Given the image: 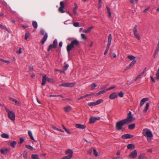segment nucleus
<instances>
[{
    "label": "nucleus",
    "instance_id": "obj_1",
    "mask_svg": "<svg viewBox=\"0 0 159 159\" xmlns=\"http://www.w3.org/2000/svg\"><path fill=\"white\" fill-rule=\"evenodd\" d=\"M143 135L147 137L148 142H150L153 137V134L152 132L148 129H145L143 130Z\"/></svg>",
    "mask_w": 159,
    "mask_h": 159
},
{
    "label": "nucleus",
    "instance_id": "obj_2",
    "mask_svg": "<svg viewBox=\"0 0 159 159\" xmlns=\"http://www.w3.org/2000/svg\"><path fill=\"white\" fill-rule=\"evenodd\" d=\"M135 120V118L133 117L132 115V112L131 111H129L126 119L124 120V121H125V124H128L130 123Z\"/></svg>",
    "mask_w": 159,
    "mask_h": 159
},
{
    "label": "nucleus",
    "instance_id": "obj_3",
    "mask_svg": "<svg viewBox=\"0 0 159 159\" xmlns=\"http://www.w3.org/2000/svg\"><path fill=\"white\" fill-rule=\"evenodd\" d=\"M30 139L33 140L32 142V144L30 145V151H33L36 150L35 147H37L38 146L37 141L35 140L32 136V134L30 133Z\"/></svg>",
    "mask_w": 159,
    "mask_h": 159
},
{
    "label": "nucleus",
    "instance_id": "obj_4",
    "mask_svg": "<svg viewBox=\"0 0 159 159\" xmlns=\"http://www.w3.org/2000/svg\"><path fill=\"white\" fill-rule=\"evenodd\" d=\"M5 109L7 113L8 118L11 120L14 121L15 120V113L12 111H10L6 107Z\"/></svg>",
    "mask_w": 159,
    "mask_h": 159
},
{
    "label": "nucleus",
    "instance_id": "obj_5",
    "mask_svg": "<svg viewBox=\"0 0 159 159\" xmlns=\"http://www.w3.org/2000/svg\"><path fill=\"white\" fill-rule=\"evenodd\" d=\"M126 125L123 120L117 122L116 124V129L117 130H120L122 129L123 126Z\"/></svg>",
    "mask_w": 159,
    "mask_h": 159
},
{
    "label": "nucleus",
    "instance_id": "obj_6",
    "mask_svg": "<svg viewBox=\"0 0 159 159\" xmlns=\"http://www.w3.org/2000/svg\"><path fill=\"white\" fill-rule=\"evenodd\" d=\"M40 33L43 35H44L42 40L41 41V43L42 44H43L46 40L48 38V34L45 33L44 30H41L40 31Z\"/></svg>",
    "mask_w": 159,
    "mask_h": 159
},
{
    "label": "nucleus",
    "instance_id": "obj_7",
    "mask_svg": "<svg viewBox=\"0 0 159 159\" xmlns=\"http://www.w3.org/2000/svg\"><path fill=\"white\" fill-rule=\"evenodd\" d=\"M133 32L134 36V37L138 40L140 39V36L138 34L137 30V26L135 25L133 29Z\"/></svg>",
    "mask_w": 159,
    "mask_h": 159
},
{
    "label": "nucleus",
    "instance_id": "obj_8",
    "mask_svg": "<svg viewBox=\"0 0 159 159\" xmlns=\"http://www.w3.org/2000/svg\"><path fill=\"white\" fill-rule=\"evenodd\" d=\"M60 7L58 8V11L61 13H63L65 11L63 10L64 8V3L63 2H61L60 3Z\"/></svg>",
    "mask_w": 159,
    "mask_h": 159
},
{
    "label": "nucleus",
    "instance_id": "obj_9",
    "mask_svg": "<svg viewBox=\"0 0 159 159\" xmlns=\"http://www.w3.org/2000/svg\"><path fill=\"white\" fill-rule=\"evenodd\" d=\"M100 118L99 117H92L90 118L89 123H93L96 121L97 120H99Z\"/></svg>",
    "mask_w": 159,
    "mask_h": 159
},
{
    "label": "nucleus",
    "instance_id": "obj_10",
    "mask_svg": "<svg viewBox=\"0 0 159 159\" xmlns=\"http://www.w3.org/2000/svg\"><path fill=\"white\" fill-rule=\"evenodd\" d=\"M133 136L129 134H126L123 135L122 136L121 138L124 139H128L132 138L133 137Z\"/></svg>",
    "mask_w": 159,
    "mask_h": 159
},
{
    "label": "nucleus",
    "instance_id": "obj_11",
    "mask_svg": "<svg viewBox=\"0 0 159 159\" xmlns=\"http://www.w3.org/2000/svg\"><path fill=\"white\" fill-rule=\"evenodd\" d=\"M137 155V153L136 150H134L130 154L129 156L133 158L136 157Z\"/></svg>",
    "mask_w": 159,
    "mask_h": 159
},
{
    "label": "nucleus",
    "instance_id": "obj_12",
    "mask_svg": "<svg viewBox=\"0 0 159 159\" xmlns=\"http://www.w3.org/2000/svg\"><path fill=\"white\" fill-rule=\"evenodd\" d=\"M146 71L145 69L135 79L134 81H136L139 78H141L143 75Z\"/></svg>",
    "mask_w": 159,
    "mask_h": 159
},
{
    "label": "nucleus",
    "instance_id": "obj_13",
    "mask_svg": "<svg viewBox=\"0 0 159 159\" xmlns=\"http://www.w3.org/2000/svg\"><path fill=\"white\" fill-rule=\"evenodd\" d=\"M117 94L116 93H113L111 94L109 96V98L111 99H114L117 98Z\"/></svg>",
    "mask_w": 159,
    "mask_h": 159
},
{
    "label": "nucleus",
    "instance_id": "obj_14",
    "mask_svg": "<svg viewBox=\"0 0 159 159\" xmlns=\"http://www.w3.org/2000/svg\"><path fill=\"white\" fill-rule=\"evenodd\" d=\"M65 153L66 154H68L69 156L73 157V152L71 149H68L66 150L65 151Z\"/></svg>",
    "mask_w": 159,
    "mask_h": 159
},
{
    "label": "nucleus",
    "instance_id": "obj_15",
    "mask_svg": "<svg viewBox=\"0 0 159 159\" xmlns=\"http://www.w3.org/2000/svg\"><path fill=\"white\" fill-rule=\"evenodd\" d=\"M74 47L73 46L70 44V43L69 44H68L66 47V50L67 52L69 53H70V51Z\"/></svg>",
    "mask_w": 159,
    "mask_h": 159
},
{
    "label": "nucleus",
    "instance_id": "obj_16",
    "mask_svg": "<svg viewBox=\"0 0 159 159\" xmlns=\"http://www.w3.org/2000/svg\"><path fill=\"white\" fill-rule=\"evenodd\" d=\"M148 100V98H145L142 99L140 102V105L142 107L144 103Z\"/></svg>",
    "mask_w": 159,
    "mask_h": 159
},
{
    "label": "nucleus",
    "instance_id": "obj_17",
    "mask_svg": "<svg viewBox=\"0 0 159 159\" xmlns=\"http://www.w3.org/2000/svg\"><path fill=\"white\" fill-rule=\"evenodd\" d=\"M75 126L76 128L80 129H84L86 126L84 125H82L80 124H76Z\"/></svg>",
    "mask_w": 159,
    "mask_h": 159
},
{
    "label": "nucleus",
    "instance_id": "obj_18",
    "mask_svg": "<svg viewBox=\"0 0 159 159\" xmlns=\"http://www.w3.org/2000/svg\"><path fill=\"white\" fill-rule=\"evenodd\" d=\"M70 44H72L73 47L74 48L75 45H79V41L77 39H75L72 41L71 42Z\"/></svg>",
    "mask_w": 159,
    "mask_h": 159
},
{
    "label": "nucleus",
    "instance_id": "obj_19",
    "mask_svg": "<svg viewBox=\"0 0 159 159\" xmlns=\"http://www.w3.org/2000/svg\"><path fill=\"white\" fill-rule=\"evenodd\" d=\"M111 40L112 35L111 34H110L108 36L107 45H108V46H110L111 45Z\"/></svg>",
    "mask_w": 159,
    "mask_h": 159
},
{
    "label": "nucleus",
    "instance_id": "obj_20",
    "mask_svg": "<svg viewBox=\"0 0 159 159\" xmlns=\"http://www.w3.org/2000/svg\"><path fill=\"white\" fill-rule=\"evenodd\" d=\"M94 28V27L93 26L89 27L87 30L84 31V32L86 33H89L91 32L92 30Z\"/></svg>",
    "mask_w": 159,
    "mask_h": 159
},
{
    "label": "nucleus",
    "instance_id": "obj_21",
    "mask_svg": "<svg viewBox=\"0 0 159 159\" xmlns=\"http://www.w3.org/2000/svg\"><path fill=\"white\" fill-rule=\"evenodd\" d=\"M47 80V77L46 75H44L43 76L42 79V82L41 84L42 85H44L46 83V81Z\"/></svg>",
    "mask_w": 159,
    "mask_h": 159
},
{
    "label": "nucleus",
    "instance_id": "obj_22",
    "mask_svg": "<svg viewBox=\"0 0 159 159\" xmlns=\"http://www.w3.org/2000/svg\"><path fill=\"white\" fill-rule=\"evenodd\" d=\"M149 103L148 102L146 105L145 106V107L144 109L143 110V112L144 113H146L149 107Z\"/></svg>",
    "mask_w": 159,
    "mask_h": 159
},
{
    "label": "nucleus",
    "instance_id": "obj_23",
    "mask_svg": "<svg viewBox=\"0 0 159 159\" xmlns=\"http://www.w3.org/2000/svg\"><path fill=\"white\" fill-rule=\"evenodd\" d=\"M127 58L131 61L136 60V57L132 55H129L128 56Z\"/></svg>",
    "mask_w": 159,
    "mask_h": 159
},
{
    "label": "nucleus",
    "instance_id": "obj_24",
    "mask_svg": "<svg viewBox=\"0 0 159 159\" xmlns=\"http://www.w3.org/2000/svg\"><path fill=\"white\" fill-rule=\"evenodd\" d=\"M32 159H39V156L38 154H33L31 156Z\"/></svg>",
    "mask_w": 159,
    "mask_h": 159
},
{
    "label": "nucleus",
    "instance_id": "obj_25",
    "mask_svg": "<svg viewBox=\"0 0 159 159\" xmlns=\"http://www.w3.org/2000/svg\"><path fill=\"white\" fill-rule=\"evenodd\" d=\"M71 107L70 106L65 107L64 108L65 111L66 112H69L71 110Z\"/></svg>",
    "mask_w": 159,
    "mask_h": 159
},
{
    "label": "nucleus",
    "instance_id": "obj_26",
    "mask_svg": "<svg viewBox=\"0 0 159 159\" xmlns=\"http://www.w3.org/2000/svg\"><path fill=\"white\" fill-rule=\"evenodd\" d=\"M134 145L132 144H129L127 146V148L129 149H131L134 148Z\"/></svg>",
    "mask_w": 159,
    "mask_h": 159
},
{
    "label": "nucleus",
    "instance_id": "obj_27",
    "mask_svg": "<svg viewBox=\"0 0 159 159\" xmlns=\"http://www.w3.org/2000/svg\"><path fill=\"white\" fill-rule=\"evenodd\" d=\"M138 158L139 159H143L144 158H147V157L144 153H141L139 155Z\"/></svg>",
    "mask_w": 159,
    "mask_h": 159
},
{
    "label": "nucleus",
    "instance_id": "obj_28",
    "mask_svg": "<svg viewBox=\"0 0 159 159\" xmlns=\"http://www.w3.org/2000/svg\"><path fill=\"white\" fill-rule=\"evenodd\" d=\"M75 84L74 83H67V87H71L74 86Z\"/></svg>",
    "mask_w": 159,
    "mask_h": 159
},
{
    "label": "nucleus",
    "instance_id": "obj_29",
    "mask_svg": "<svg viewBox=\"0 0 159 159\" xmlns=\"http://www.w3.org/2000/svg\"><path fill=\"white\" fill-rule=\"evenodd\" d=\"M8 150L7 148L2 149L1 150V152L2 154H5L7 153Z\"/></svg>",
    "mask_w": 159,
    "mask_h": 159
},
{
    "label": "nucleus",
    "instance_id": "obj_30",
    "mask_svg": "<svg viewBox=\"0 0 159 159\" xmlns=\"http://www.w3.org/2000/svg\"><path fill=\"white\" fill-rule=\"evenodd\" d=\"M78 8V6L76 4H75V7L73 9V12L75 14H77L76 10Z\"/></svg>",
    "mask_w": 159,
    "mask_h": 159
},
{
    "label": "nucleus",
    "instance_id": "obj_31",
    "mask_svg": "<svg viewBox=\"0 0 159 159\" xmlns=\"http://www.w3.org/2000/svg\"><path fill=\"white\" fill-rule=\"evenodd\" d=\"M107 91V90H103L102 91H99V92L97 93L96 94V95L97 96H98L99 95L101 94H103L105 93H106Z\"/></svg>",
    "mask_w": 159,
    "mask_h": 159
},
{
    "label": "nucleus",
    "instance_id": "obj_32",
    "mask_svg": "<svg viewBox=\"0 0 159 159\" xmlns=\"http://www.w3.org/2000/svg\"><path fill=\"white\" fill-rule=\"evenodd\" d=\"M1 136L2 138H6V139H8L9 138V135L5 133H3L1 134Z\"/></svg>",
    "mask_w": 159,
    "mask_h": 159
},
{
    "label": "nucleus",
    "instance_id": "obj_33",
    "mask_svg": "<svg viewBox=\"0 0 159 159\" xmlns=\"http://www.w3.org/2000/svg\"><path fill=\"white\" fill-rule=\"evenodd\" d=\"M16 142L15 141H13L12 142L10 143V145L13 148H15V146H16Z\"/></svg>",
    "mask_w": 159,
    "mask_h": 159
},
{
    "label": "nucleus",
    "instance_id": "obj_34",
    "mask_svg": "<svg viewBox=\"0 0 159 159\" xmlns=\"http://www.w3.org/2000/svg\"><path fill=\"white\" fill-rule=\"evenodd\" d=\"M32 24L33 26L35 29H36L38 27V24L37 22L35 21H33L32 22Z\"/></svg>",
    "mask_w": 159,
    "mask_h": 159
},
{
    "label": "nucleus",
    "instance_id": "obj_35",
    "mask_svg": "<svg viewBox=\"0 0 159 159\" xmlns=\"http://www.w3.org/2000/svg\"><path fill=\"white\" fill-rule=\"evenodd\" d=\"M135 127V125L134 124H132L129 125L128 128L129 129H132Z\"/></svg>",
    "mask_w": 159,
    "mask_h": 159
},
{
    "label": "nucleus",
    "instance_id": "obj_36",
    "mask_svg": "<svg viewBox=\"0 0 159 159\" xmlns=\"http://www.w3.org/2000/svg\"><path fill=\"white\" fill-rule=\"evenodd\" d=\"M57 39H55L54 40L52 44L54 46V48H55L56 47L57 45Z\"/></svg>",
    "mask_w": 159,
    "mask_h": 159
},
{
    "label": "nucleus",
    "instance_id": "obj_37",
    "mask_svg": "<svg viewBox=\"0 0 159 159\" xmlns=\"http://www.w3.org/2000/svg\"><path fill=\"white\" fill-rule=\"evenodd\" d=\"M88 105L89 106H93L96 105V102H92L89 103Z\"/></svg>",
    "mask_w": 159,
    "mask_h": 159
},
{
    "label": "nucleus",
    "instance_id": "obj_38",
    "mask_svg": "<svg viewBox=\"0 0 159 159\" xmlns=\"http://www.w3.org/2000/svg\"><path fill=\"white\" fill-rule=\"evenodd\" d=\"M91 95L90 94H87L84 96H83L82 97H81L79 98H78L77 100H80L81 99H83L84 98L86 97H87V96H90Z\"/></svg>",
    "mask_w": 159,
    "mask_h": 159
},
{
    "label": "nucleus",
    "instance_id": "obj_39",
    "mask_svg": "<svg viewBox=\"0 0 159 159\" xmlns=\"http://www.w3.org/2000/svg\"><path fill=\"white\" fill-rule=\"evenodd\" d=\"M102 0H98V9L101 8L102 7Z\"/></svg>",
    "mask_w": 159,
    "mask_h": 159
},
{
    "label": "nucleus",
    "instance_id": "obj_40",
    "mask_svg": "<svg viewBox=\"0 0 159 159\" xmlns=\"http://www.w3.org/2000/svg\"><path fill=\"white\" fill-rule=\"evenodd\" d=\"M136 62V60L133 61L129 65L131 67L133 66L134 65L135 63Z\"/></svg>",
    "mask_w": 159,
    "mask_h": 159
},
{
    "label": "nucleus",
    "instance_id": "obj_41",
    "mask_svg": "<svg viewBox=\"0 0 159 159\" xmlns=\"http://www.w3.org/2000/svg\"><path fill=\"white\" fill-rule=\"evenodd\" d=\"M81 37L82 39L86 40L87 39V38L85 35L84 34H81Z\"/></svg>",
    "mask_w": 159,
    "mask_h": 159
},
{
    "label": "nucleus",
    "instance_id": "obj_42",
    "mask_svg": "<svg viewBox=\"0 0 159 159\" xmlns=\"http://www.w3.org/2000/svg\"><path fill=\"white\" fill-rule=\"evenodd\" d=\"M103 102V100L102 99H101L98 100L96 102V105H97L99 104H100V103L102 102Z\"/></svg>",
    "mask_w": 159,
    "mask_h": 159
},
{
    "label": "nucleus",
    "instance_id": "obj_43",
    "mask_svg": "<svg viewBox=\"0 0 159 159\" xmlns=\"http://www.w3.org/2000/svg\"><path fill=\"white\" fill-rule=\"evenodd\" d=\"M156 79L157 80H159V68L157 70L156 74Z\"/></svg>",
    "mask_w": 159,
    "mask_h": 159
},
{
    "label": "nucleus",
    "instance_id": "obj_44",
    "mask_svg": "<svg viewBox=\"0 0 159 159\" xmlns=\"http://www.w3.org/2000/svg\"><path fill=\"white\" fill-rule=\"evenodd\" d=\"M72 157L68 155L67 156H66L63 157L62 158V159H70Z\"/></svg>",
    "mask_w": 159,
    "mask_h": 159
},
{
    "label": "nucleus",
    "instance_id": "obj_45",
    "mask_svg": "<svg viewBox=\"0 0 159 159\" xmlns=\"http://www.w3.org/2000/svg\"><path fill=\"white\" fill-rule=\"evenodd\" d=\"M96 85L95 83H93L91 85V89L92 90L93 89L96 87Z\"/></svg>",
    "mask_w": 159,
    "mask_h": 159
},
{
    "label": "nucleus",
    "instance_id": "obj_46",
    "mask_svg": "<svg viewBox=\"0 0 159 159\" xmlns=\"http://www.w3.org/2000/svg\"><path fill=\"white\" fill-rule=\"evenodd\" d=\"M27 150H25L24 151V153L23 154V157L24 158H26L27 157Z\"/></svg>",
    "mask_w": 159,
    "mask_h": 159
},
{
    "label": "nucleus",
    "instance_id": "obj_47",
    "mask_svg": "<svg viewBox=\"0 0 159 159\" xmlns=\"http://www.w3.org/2000/svg\"><path fill=\"white\" fill-rule=\"evenodd\" d=\"M19 139H20V141L19 142V143L20 144H21L24 141V139L23 138L21 137V138H20Z\"/></svg>",
    "mask_w": 159,
    "mask_h": 159
},
{
    "label": "nucleus",
    "instance_id": "obj_48",
    "mask_svg": "<svg viewBox=\"0 0 159 159\" xmlns=\"http://www.w3.org/2000/svg\"><path fill=\"white\" fill-rule=\"evenodd\" d=\"M93 154H94V155H95V156L96 157H97L98 155V153L97 152L96 150V149H93Z\"/></svg>",
    "mask_w": 159,
    "mask_h": 159
},
{
    "label": "nucleus",
    "instance_id": "obj_49",
    "mask_svg": "<svg viewBox=\"0 0 159 159\" xmlns=\"http://www.w3.org/2000/svg\"><path fill=\"white\" fill-rule=\"evenodd\" d=\"M110 46H108V45H107V48H106V50L105 51V52L104 53V55H105L106 54H107V52H108L109 49L110 48Z\"/></svg>",
    "mask_w": 159,
    "mask_h": 159
},
{
    "label": "nucleus",
    "instance_id": "obj_50",
    "mask_svg": "<svg viewBox=\"0 0 159 159\" xmlns=\"http://www.w3.org/2000/svg\"><path fill=\"white\" fill-rule=\"evenodd\" d=\"M118 95L121 98L123 97L124 96L123 93L121 91L119 93Z\"/></svg>",
    "mask_w": 159,
    "mask_h": 159
},
{
    "label": "nucleus",
    "instance_id": "obj_51",
    "mask_svg": "<svg viewBox=\"0 0 159 159\" xmlns=\"http://www.w3.org/2000/svg\"><path fill=\"white\" fill-rule=\"evenodd\" d=\"M73 25L75 27H79V24L78 22H75L73 23Z\"/></svg>",
    "mask_w": 159,
    "mask_h": 159
},
{
    "label": "nucleus",
    "instance_id": "obj_52",
    "mask_svg": "<svg viewBox=\"0 0 159 159\" xmlns=\"http://www.w3.org/2000/svg\"><path fill=\"white\" fill-rule=\"evenodd\" d=\"M52 48H54L53 45L52 44L50 45L48 49V51H49L50 49H52Z\"/></svg>",
    "mask_w": 159,
    "mask_h": 159
},
{
    "label": "nucleus",
    "instance_id": "obj_53",
    "mask_svg": "<svg viewBox=\"0 0 159 159\" xmlns=\"http://www.w3.org/2000/svg\"><path fill=\"white\" fill-rule=\"evenodd\" d=\"M0 28H1L5 30H6L7 31V28L4 27L3 25L0 24Z\"/></svg>",
    "mask_w": 159,
    "mask_h": 159
},
{
    "label": "nucleus",
    "instance_id": "obj_54",
    "mask_svg": "<svg viewBox=\"0 0 159 159\" xmlns=\"http://www.w3.org/2000/svg\"><path fill=\"white\" fill-rule=\"evenodd\" d=\"M159 48H157L156 50L154 52V57L157 54V53L159 51Z\"/></svg>",
    "mask_w": 159,
    "mask_h": 159
},
{
    "label": "nucleus",
    "instance_id": "obj_55",
    "mask_svg": "<svg viewBox=\"0 0 159 159\" xmlns=\"http://www.w3.org/2000/svg\"><path fill=\"white\" fill-rule=\"evenodd\" d=\"M59 86L67 87L66 83L61 84L59 85Z\"/></svg>",
    "mask_w": 159,
    "mask_h": 159
},
{
    "label": "nucleus",
    "instance_id": "obj_56",
    "mask_svg": "<svg viewBox=\"0 0 159 159\" xmlns=\"http://www.w3.org/2000/svg\"><path fill=\"white\" fill-rule=\"evenodd\" d=\"M16 52L19 54H20L22 53L21 48H20L18 50L16 51Z\"/></svg>",
    "mask_w": 159,
    "mask_h": 159
},
{
    "label": "nucleus",
    "instance_id": "obj_57",
    "mask_svg": "<svg viewBox=\"0 0 159 159\" xmlns=\"http://www.w3.org/2000/svg\"><path fill=\"white\" fill-rule=\"evenodd\" d=\"M116 88V86H113L112 87L108 88L106 90H107V91L108 90H111V89H114V88Z\"/></svg>",
    "mask_w": 159,
    "mask_h": 159
},
{
    "label": "nucleus",
    "instance_id": "obj_58",
    "mask_svg": "<svg viewBox=\"0 0 159 159\" xmlns=\"http://www.w3.org/2000/svg\"><path fill=\"white\" fill-rule=\"evenodd\" d=\"M29 33H26L25 34V39L26 40L28 39V36H29Z\"/></svg>",
    "mask_w": 159,
    "mask_h": 159
},
{
    "label": "nucleus",
    "instance_id": "obj_59",
    "mask_svg": "<svg viewBox=\"0 0 159 159\" xmlns=\"http://www.w3.org/2000/svg\"><path fill=\"white\" fill-rule=\"evenodd\" d=\"M9 99L10 100H11L13 102H14L16 100V99H14L13 98H12V97H10L9 98Z\"/></svg>",
    "mask_w": 159,
    "mask_h": 159
},
{
    "label": "nucleus",
    "instance_id": "obj_60",
    "mask_svg": "<svg viewBox=\"0 0 159 159\" xmlns=\"http://www.w3.org/2000/svg\"><path fill=\"white\" fill-rule=\"evenodd\" d=\"M150 7H148L147 8L143 10V12L144 13L146 12L147 11H148L150 9Z\"/></svg>",
    "mask_w": 159,
    "mask_h": 159
},
{
    "label": "nucleus",
    "instance_id": "obj_61",
    "mask_svg": "<svg viewBox=\"0 0 159 159\" xmlns=\"http://www.w3.org/2000/svg\"><path fill=\"white\" fill-rule=\"evenodd\" d=\"M65 131L68 134H71L70 133V131L68 130L67 129H66L65 130Z\"/></svg>",
    "mask_w": 159,
    "mask_h": 159
},
{
    "label": "nucleus",
    "instance_id": "obj_62",
    "mask_svg": "<svg viewBox=\"0 0 159 159\" xmlns=\"http://www.w3.org/2000/svg\"><path fill=\"white\" fill-rule=\"evenodd\" d=\"M68 67V65H66L65 66H64L63 68L64 70H66L67 69Z\"/></svg>",
    "mask_w": 159,
    "mask_h": 159
},
{
    "label": "nucleus",
    "instance_id": "obj_63",
    "mask_svg": "<svg viewBox=\"0 0 159 159\" xmlns=\"http://www.w3.org/2000/svg\"><path fill=\"white\" fill-rule=\"evenodd\" d=\"M112 56L114 58H116V54L115 53H112Z\"/></svg>",
    "mask_w": 159,
    "mask_h": 159
},
{
    "label": "nucleus",
    "instance_id": "obj_64",
    "mask_svg": "<svg viewBox=\"0 0 159 159\" xmlns=\"http://www.w3.org/2000/svg\"><path fill=\"white\" fill-rule=\"evenodd\" d=\"M106 8L107 9V12H110V10L109 7L108 6H106Z\"/></svg>",
    "mask_w": 159,
    "mask_h": 159
}]
</instances>
